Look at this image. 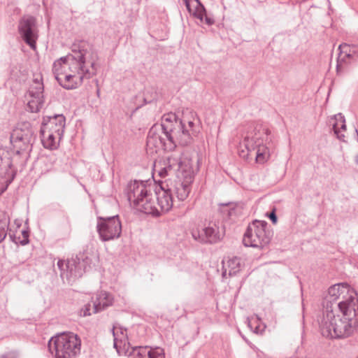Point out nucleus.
Masks as SVG:
<instances>
[{
	"label": "nucleus",
	"instance_id": "nucleus-22",
	"mask_svg": "<svg viewBox=\"0 0 358 358\" xmlns=\"http://www.w3.org/2000/svg\"><path fill=\"white\" fill-rule=\"evenodd\" d=\"M41 135V142L45 148L51 150H56L59 146V143L61 139L57 134L51 132L43 133Z\"/></svg>",
	"mask_w": 358,
	"mask_h": 358
},
{
	"label": "nucleus",
	"instance_id": "nucleus-41",
	"mask_svg": "<svg viewBox=\"0 0 358 358\" xmlns=\"http://www.w3.org/2000/svg\"><path fill=\"white\" fill-rule=\"evenodd\" d=\"M355 134H356L357 141H358V130L357 129H355Z\"/></svg>",
	"mask_w": 358,
	"mask_h": 358
},
{
	"label": "nucleus",
	"instance_id": "nucleus-18",
	"mask_svg": "<svg viewBox=\"0 0 358 358\" xmlns=\"http://www.w3.org/2000/svg\"><path fill=\"white\" fill-rule=\"evenodd\" d=\"M66 268V271L61 273V276L63 278L66 275L69 280H75L82 277L86 270L85 261L81 262L78 257L76 259L68 260Z\"/></svg>",
	"mask_w": 358,
	"mask_h": 358
},
{
	"label": "nucleus",
	"instance_id": "nucleus-29",
	"mask_svg": "<svg viewBox=\"0 0 358 358\" xmlns=\"http://www.w3.org/2000/svg\"><path fill=\"white\" fill-rule=\"evenodd\" d=\"M22 235L23 236L22 239H20V237H18L17 239L15 234H9V237L13 242H14L15 243H20L22 245H25L29 241V231L27 230H22Z\"/></svg>",
	"mask_w": 358,
	"mask_h": 358
},
{
	"label": "nucleus",
	"instance_id": "nucleus-45",
	"mask_svg": "<svg viewBox=\"0 0 358 358\" xmlns=\"http://www.w3.org/2000/svg\"><path fill=\"white\" fill-rule=\"evenodd\" d=\"M357 358H358V357Z\"/></svg>",
	"mask_w": 358,
	"mask_h": 358
},
{
	"label": "nucleus",
	"instance_id": "nucleus-12",
	"mask_svg": "<svg viewBox=\"0 0 358 358\" xmlns=\"http://www.w3.org/2000/svg\"><path fill=\"white\" fill-rule=\"evenodd\" d=\"M97 220L96 231L102 241H109L120 236L122 223L119 215L106 217H98Z\"/></svg>",
	"mask_w": 358,
	"mask_h": 358
},
{
	"label": "nucleus",
	"instance_id": "nucleus-33",
	"mask_svg": "<svg viewBox=\"0 0 358 358\" xmlns=\"http://www.w3.org/2000/svg\"><path fill=\"white\" fill-rule=\"evenodd\" d=\"M275 211H276V208H275V207H273L272 210L270 213L266 214L268 217L270 219V220L271 221V222L273 224H275L278 222V217L276 215Z\"/></svg>",
	"mask_w": 358,
	"mask_h": 358
},
{
	"label": "nucleus",
	"instance_id": "nucleus-23",
	"mask_svg": "<svg viewBox=\"0 0 358 358\" xmlns=\"http://www.w3.org/2000/svg\"><path fill=\"white\" fill-rule=\"evenodd\" d=\"M355 45H350L347 43H342L339 45L338 50L340 52L338 58L337 69L341 62H346L347 59L353 57V55L355 53Z\"/></svg>",
	"mask_w": 358,
	"mask_h": 358
},
{
	"label": "nucleus",
	"instance_id": "nucleus-6",
	"mask_svg": "<svg viewBox=\"0 0 358 358\" xmlns=\"http://www.w3.org/2000/svg\"><path fill=\"white\" fill-rule=\"evenodd\" d=\"M270 135L268 128L255 127L252 131L247 133L241 143L248 152L257 150L256 161L259 164H264L270 157L273 144Z\"/></svg>",
	"mask_w": 358,
	"mask_h": 358
},
{
	"label": "nucleus",
	"instance_id": "nucleus-28",
	"mask_svg": "<svg viewBox=\"0 0 358 358\" xmlns=\"http://www.w3.org/2000/svg\"><path fill=\"white\" fill-rule=\"evenodd\" d=\"M157 99V93L153 87H147L145 90L143 101L145 104L150 103Z\"/></svg>",
	"mask_w": 358,
	"mask_h": 358
},
{
	"label": "nucleus",
	"instance_id": "nucleus-40",
	"mask_svg": "<svg viewBox=\"0 0 358 358\" xmlns=\"http://www.w3.org/2000/svg\"><path fill=\"white\" fill-rule=\"evenodd\" d=\"M66 222L69 225V227L71 228V224H70V220H69V217L68 216L66 217Z\"/></svg>",
	"mask_w": 358,
	"mask_h": 358
},
{
	"label": "nucleus",
	"instance_id": "nucleus-8",
	"mask_svg": "<svg viewBox=\"0 0 358 358\" xmlns=\"http://www.w3.org/2000/svg\"><path fill=\"white\" fill-rule=\"evenodd\" d=\"M36 130L28 121L20 122L13 129L10 141L15 154L19 155L23 152H29L32 150L36 139Z\"/></svg>",
	"mask_w": 358,
	"mask_h": 358
},
{
	"label": "nucleus",
	"instance_id": "nucleus-32",
	"mask_svg": "<svg viewBox=\"0 0 358 358\" xmlns=\"http://www.w3.org/2000/svg\"><path fill=\"white\" fill-rule=\"evenodd\" d=\"M176 120L178 121H182L185 123V127H186V129L189 131V134L191 135V138H192V135H194L195 133L196 132L194 127V121H192V120H186L185 118L182 119V120H178L177 117H176Z\"/></svg>",
	"mask_w": 358,
	"mask_h": 358
},
{
	"label": "nucleus",
	"instance_id": "nucleus-30",
	"mask_svg": "<svg viewBox=\"0 0 358 358\" xmlns=\"http://www.w3.org/2000/svg\"><path fill=\"white\" fill-rule=\"evenodd\" d=\"M194 1L196 3L194 15L202 21L206 14V8L199 0H194Z\"/></svg>",
	"mask_w": 358,
	"mask_h": 358
},
{
	"label": "nucleus",
	"instance_id": "nucleus-42",
	"mask_svg": "<svg viewBox=\"0 0 358 358\" xmlns=\"http://www.w3.org/2000/svg\"><path fill=\"white\" fill-rule=\"evenodd\" d=\"M355 162H356L357 164H358V154L355 157Z\"/></svg>",
	"mask_w": 358,
	"mask_h": 358
},
{
	"label": "nucleus",
	"instance_id": "nucleus-3",
	"mask_svg": "<svg viewBox=\"0 0 358 358\" xmlns=\"http://www.w3.org/2000/svg\"><path fill=\"white\" fill-rule=\"evenodd\" d=\"M130 205L136 210L155 217L160 215L151 187L143 181L129 182L124 190Z\"/></svg>",
	"mask_w": 358,
	"mask_h": 358
},
{
	"label": "nucleus",
	"instance_id": "nucleus-16",
	"mask_svg": "<svg viewBox=\"0 0 358 358\" xmlns=\"http://www.w3.org/2000/svg\"><path fill=\"white\" fill-rule=\"evenodd\" d=\"M155 198L157 200V207L160 215L169 212L173 206V194L169 188L167 180L159 182V189H155Z\"/></svg>",
	"mask_w": 358,
	"mask_h": 358
},
{
	"label": "nucleus",
	"instance_id": "nucleus-34",
	"mask_svg": "<svg viewBox=\"0 0 358 358\" xmlns=\"http://www.w3.org/2000/svg\"><path fill=\"white\" fill-rule=\"evenodd\" d=\"M171 172H173V171L171 169H168L167 165L164 163V167L159 171V174L162 178H164Z\"/></svg>",
	"mask_w": 358,
	"mask_h": 358
},
{
	"label": "nucleus",
	"instance_id": "nucleus-20",
	"mask_svg": "<svg viewBox=\"0 0 358 358\" xmlns=\"http://www.w3.org/2000/svg\"><path fill=\"white\" fill-rule=\"evenodd\" d=\"M114 299L112 294L106 292H101L93 303V313H99L113 303Z\"/></svg>",
	"mask_w": 358,
	"mask_h": 358
},
{
	"label": "nucleus",
	"instance_id": "nucleus-9",
	"mask_svg": "<svg viewBox=\"0 0 358 358\" xmlns=\"http://www.w3.org/2000/svg\"><path fill=\"white\" fill-rule=\"evenodd\" d=\"M273 235V232L266 221L255 220L248 224L243 243L246 247L263 248L269 244Z\"/></svg>",
	"mask_w": 358,
	"mask_h": 358
},
{
	"label": "nucleus",
	"instance_id": "nucleus-44",
	"mask_svg": "<svg viewBox=\"0 0 358 358\" xmlns=\"http://www.w3.org/2000/svg\"><path fill=\"white\" fill-rule=\"evenodd\" d=\"M248 327H249L251 329H252V327L251 323H250V321L248 322Z\"/></svg>",
	"mask_w": 358,
	"mask_h": 358
},
{
	"label": "nucleus",
	"instance_id": "nucleus-7",
	"mask_svg": "<svg viewBox=\"0 0 358 358\" xmlns=\"http://www.w3.org/2000/svg\"><path fill=\"white\" fill-rule=\"evenodd\" d=\"M87 42L83 40H76L71 45V52L55 61L52 65V73L57 80L63 74V65L69 66L70 71H78L82 69L84 64V56L89 54Z\"/></svg>",
	"mask_w": 358,
	"mask_h": 358
},
{
	"label": "nucleus",
	"instance_id": "nucleus-31",
	"mask_svg": "<svg viewBox=\"0 0 358 358\" xmlns=\"http://www.w3.org/2000/svg\"><path fill=\"white\" fill-rule=\"evenodd\" d=\"M165 354L162 348L159 347L150 348L148 350V358H164Z\"/></svg>",
	"mask_w": 358,
	"mask_h": 358
},
{
	"label": "nucleus",
	"instance_id": "nucleus-14",
	"mask_svg": "<svg viewBox=\"0 0 358 358\" xmlns=\"http://www.w3.org/2000/svg\"><path fill=\"white\" fill-rule=\"evenodd\" d=\"M43 92V78L41 76H38L33 79V83L27 92L30 97L27 104V110L28 111L37 113L42 108L45 102Z\"/></svg>",
	"mask_w": 358,
	"mask_h": 358
},
{
	"label": "nucleus",
	"instance_id": "nucleus-26",
	"mask_svg": "<svg viewBox=\"0 0 358 358\" xmlns=\"http://www.w3.org/2000/svg\"><path fill=\"white\" fill-rule=\"evenodd\" d=\"M10 224V218L6 213L0 212V243L6 238Z\"/></svg>",
	"mask_w": 358,
	"mask_h": 358
},
{
	"label": "nucleus",
	"instance_id": "nucleus-43",
	"mask_svg": "<svg viewBox=\"0 0 358 358\" xmlns=\"http://www.w3.org/2000/svg\"><path fill=\"white\" fill-rule=\"evenodd\" d=\"M96 94H97V96H99V94H100V90L99 88H97V90H96Z\"/></svg>",
	"mask_w": 358,
	"mask_h": 358
},
{
	"label": "nucleus",
	"instance_id": "nucleus-36",
	"mask_svg": "<svg viewBox=\"0 0 358 358\" xmlns=\"http://www.w3.org/2000/svg\"><path fill=\"white\" fill-rule=\"evenodd\" d=\"M66 263L63 260H59L57 262V266L61 270L62 273L65 271L64 270V266H66Z\"/></svg>",
	"mask_w": 358,
	"mask_h": 358
},
{
	"label": "nucleus",
	"instance_id": "nucleus-21",
	"mask_svg": "<svg viewBox=\"0 0 358 358\" xmlns=\"http://www.w3.org/2000/svg\"><path fill=\"white\" fill-rule=\"evenodd\" d=\"M167 168L171 169L173 173L184 171L183 162L181 159V154H172L164 161Z\"/></svg>",
	"mask_w": 358,
	"mask_h": 358
},
{
	"label": "nucleus",
	"instance_id": "nucleus-5",
	"mask_svg": "<svg viewBox=\"0 0 358 358\" xmlns=\"http://www.w3.org/2000/svg\"><path fill=\"white\" fill-rule=\"evenodd\" d=\"M99 59L98 53L91 50L86 56H84V64L82 69L78 71H70L71 73L64 72V78L60 76L57 79L59 84L66 90H73L82 85L85 79H90L97 73L96 62Z\"/></svg>",
	"mask_w": 358,
	"mask_h": 358
},
{
	"label": "nucleus",
	"instance_id": "nucleus-4",
	"mask_svg": "<svg viewBox=\"0 0 358 358\" xmlns=\"http://www.w3.org/2000/svg\"><path fill=\"white\" fill-rule=\"evenodd\" d=\"M48 348L55 358H75L80 352L81 341L73 332H62L51 337Z\"/></svg>",
	"mask_w": 358,
	"mask_h": 358
},
{
	"label": "nucleus",
	"instance_id": "nucleus-39",
	"mask_svg": "<svg viewBox=\"0 0 358 358\" xmlns=\"http://www.w3.org/2000/svg\"><path fill=\"white\" fill-rule=\"evenodd\" d=\"M0 358H15L13 355L10 354V353H7V354H4V355H2Z\"/></svg>",
	"mask_w": 358,
	"mask_h": 358
},
{
	"label": "nucleus",
	"instance_id": "nucleus-35",
	"mask_svg": "<svg viewBox=\"0 0 358 358\" xmlns=\"http://www.w3.org/2000/svg\"><path fill=\"white\" fill-rule=\"evenodd\" d=\"M91 309V305L90 304H86L85 305L84 308L82 309V311L83 312V316H89L91 315L90 313Z\"/></svg>",
	"mask_w": 358,
	"mask_h": 358
},
{
	"label": "nucleus",
	"instance_id": "nucleus-19",
	"mask_svg": "<svg viewBox=\"0 0 358 358\" xmlns=\"http://www.w3.org/2000/svg\"><path fill=\"white\" fill-rule=\"evenodd\" d=\"M167 182L173 196L176 195L179 201H182L187 198L191 190L189 184L182 182L180 180H169Z\"/></svg>",
	"mask_w": 358,
	"mask_h": 358
},
{
	"label": "nucleus",
	"instance_id": "nucleus-11",
	"mask_svg": "<svg viewBox=\"0 0 358 358\" xmlns=\"http://www.w3.org/2000/svg\"><path fill=\"white\" fill-rule=\"evenodd\" d=\"M193 239L201 244H215L222 241L225 234V227L216 222H210L201 229H193L191 231Z\"/></svg>",
	"mask_w": 358,
	"mask_h": 358
},
{
	"label": "nucleus",
	"instance_id": "nucleus-25",
	"mask_svg": "<svg viewBox=\"0 0 358 358\" xmlns=\"http://www.w3.org/2000/svg\"><path fill=\"white\" fill-rule=\"evenodd\" d=\"M336 122L333 124V129L334 131V134L336 135L337 138L343 142H345V135L341 132L339 130L338 124L341 123V129L342 130L345 131L346 130V124H345V117L341 114L338 113L334 116Z\"/></svg>",
	"mask_w": 358,
	"mask_h": 358
},
{
	"label": "nucleus",
	"instance_id": "nucleus-2",
	"mask_svg": "<svg viewBox=\"0 0 358 358\" xmlns=\"http://www.w3.org/2000/svg\"><path fill=\"white\" fill-rule=\"evenodd\" d=\"M192 143L189 131L185 123L178 121L174 113L163 115L161 124H155L149 130L146 145L148 150L156 152L158 149L173 150L177 144L187 146Z\"/></svg>",
	"mask_w": 358,
	"mask_h": 358
},
{
	"label": "nucleus",
	"instance_id": "nucleus-13",
	"mask_svg": "<svg viewBox=\"0 0 358 358\" xmlns=\"http://www.w3.org/2000/svg\"><path fill=\"white\" fill-rule=\"evenodd\" d=\"M17 29L24 43L32 50H36L38 38L36 19L30 15L22 17L19 21Z\"/></svg>",
	"mask_w": 358,
	"mask_h": 358
},
{
	"label": "nucleus",
	"instance_id": "nucleus-38",
	"mask_svg": "<svg viewBox=\"0 0 358 358\" xmlns=\"http://www.w3.org/2000/svg\"><path fill=\"white\" fill-rule=\"evenodd\" d=\"M263 331H264V329H260V326L259 325H257L255 327V329H254V332L255 334H262Z\"/></svg>",
	"mask_w": 358,
	"mask_h": 358
},
{
	"label": "nucleus",
	"instance_id": "nucleus-37",
	"mask_svg": "<svg viewBox=\"0 0 358 358\" xmlns=\"http://www.w3.org/2000/svg\"><path fill=\"white\" fill-rule=\"evenodd\" d=\"M204 17H205L206 23L207 24L212 25L213 24H214L215 21L213 18L206 16V15Z\"/></svg>",
	"mask_w": 358,
	"mask_h": 358
},
{
	"label": "nucleus",
	"instance_id": "nucleus-27",
	"mask_svg": "<svg viewBox=\"0 0 358 358\" xmlns=\"http://www.w3.org/2000/svg\"><path fill=\"white\" fill-rule=\"evenodd\" d=\"M228 266L229 268V275H235L241 269V259L236 257L229 259Z\"/></svg>",
	"mask_w": 358,
	"mask_h": 358
},
{
	"label": "nucleus",
	"instance_id": "nucleus-17",
	"mask_svg": "<svg viewBox=\"0 0 358 358\" xmlns=\"http://www.w3.org/2000/svg\"><path fill=\"white\" fill-rule=\"evenodd\" d=\"M66 125V117L62 115H54L53 116H45L41 127V134L46 132L56 134L62 139L64 135Z\"/></svg>",
	"mask_w": 358,
	"mask_h": 358
},
{
	"label": "nucleus",
	"instance_id": "nucleus-24",
	"mask_svg": "<svg viewBox=\"0 0 358 358\" xmlns=\"http://www.w3.org/2000/svg\"><path fill=\"white\" fill-rule=\"evenodd\" d=\"M344 289L348 291L349 289L348 285L345 283H338L331 286L328 290L331 299L327 300L326 303L329 302V305L331 303L332 304L331 301L337 299L339 296L344 292Z\"/></svg>",
	"mask_w": 358,
	"mask_h": 358
},
{
	"label": "nucleus",
	"instance_id": "nucleus-1",
	"mask_svg": "<svg viewBox=\"0 0 358 358\" xmlns=\"http://www.w3.org/2000/svg\"><path fill=\"white\" fill-rule=\"evenodd\" d=\"M342 316L335 315L333 304L324 306L322 317L319 320L320 329L323 336L331 338H345L358 331V297L352 292L337 304Z\"/></svg>",
	"mask_w": 358,
	"mask_h": 358
},
{
	"label": "nucleus",
	"instance_id": "nucleus-10",
	"mask_svg": "<svg viewBox=\"0 0 358 358\" xmlns=\"http://www.w3.org/2000/svg\"><path fill=\"white\" fill-rule=\"evenodd\" d=\"M113 336V346L117 353H120L122 348L125 350V354H128L130 358H146L148 357V346H136L131 348V351L129 352L130 343L127 341V329L121 327L118 328L113 325L111 329Z\"/></svg>",
	"mask_w": 358,
	"mask_h": 358
},
{
	"label": "nucleus",
	"instance_id": "nucleus-15",
	"mask_svg": "<svg viewBox=\"0 0 358 358\" xmlns=\"http://www.w3.org/2000/svg\"><path fill=\"white\" fill-rule=\"evenodd\" d=\"M17 156L14 150L0 147V178L5 180L7 185L14 180L17 169L13 166V157Z\"/></svg>",
	"mask_w": 358,
	"mask_h": 358
}]
</instances>
